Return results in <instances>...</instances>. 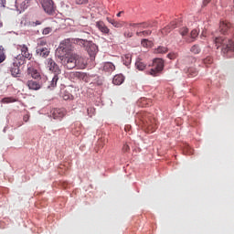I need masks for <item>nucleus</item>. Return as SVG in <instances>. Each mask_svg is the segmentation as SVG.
Listing matches in <instances>:
<instances>
[{
    "instance_id": "obj_1",
    "label": "nucleus",
    "mask_w": 234,
    "mask_h": 234,
    "mask_svg": "<svg viewBox=\"0 0 234 234\" xmlns=\"http://www.w3.org/2000/svg\"><path fill=\"white\" fill-rule=\"evenodd\" d=\"M215 43L217 48L222 47L221 50L223 54H228V52H234V43L230 38L218 37L215 38Z\"/></svg>"
},
{
    "instance_id": "obj_2",
    "label": "nucleus",
    "mask_w": 234,
    "mask_h": 234,
    "mask_svg": "<svg viewBox=\"0 0 234 234\" xmlns=\"http://www.w3.org/2000/svg\"><path fill=\"white\" fill-rule=\"evenodd\" d=\"M80 47H85L91 59L96 58V54H98V46L92 43L91 41L82 39L80 41Z\"/></svg>"
},
{
    "instance_id": "obj_3",
    "label": "nucleus",
    "mask_w": 234,
    "mask_h": 234,
    "mask_svg": "<svg viewBox=\"0 0 234 234\" xmlns=\"http://www.w3.org/2000/svg\"><path fill=\"white\" fill-rule=\"evenodd\" d=\"M164 70V59L162 58H155L153 61L152 69L147 71V74L150 76L156 77L158 73Z\"/></svg>"
},
{
    "instance_id": "obj_4",
    "label": "nucleus",
    "mask_w": 234,
    "mask_h": 234,
    "mask_svg": "<svg viewBox=\"0 0 234 234\" xmlns=\"http://www.w3.org/2000/svg\"><path fill=\"white\" fill-rule=\"evenodd\" d=\"M81 40L80 38H67L60 44V48L62 50H65V52H69V50H72L74 48V45H80L81 46Z\"/></svg>"
},
{
    "instance_id": "obj_5",
    "label": "nucleus",
    "mask_w": 234,
    "mask_h": 234,
    "mask_svg": "<svg viewBox=\"0 0 234 234\" xmlns=\"http://www.w3.org/2000/svg\"><path fill=\"white\" fill-rule=\"evenodd\" d=\"M76 59H78L77 54L68 55L62 58V65L69 70H72V69H76Z\"/></svg>"
},
{
    "instance_id": "obj_6",
    "label": "nucleus",
    "mask_w": 234,
    "mask_h": 234,
    "mask_svg": "<svg viewBox=\"0 0 234 234\" xmlns=\"http://www.w3.org/2000/svg\"><path fill=\"white\" fill-rule=\"evenodd\" d=\"M41 5L46 14H48L49 16L54 14L56 7L54 6L53 0H41Z\"/></svg>"
},
{
    "instance_id": "obj_7",
    "label": "nucleus",
    "mask_w": 234,
    "mask_h": 234,
    "mask_svg": "<svg viewBox=\"0 0 234 234\" xmlns=\"http://www.w3.org/2000/svg\"><path fill=\"white\" fill-rule=\"evenodd\" d=\"M143 123L144 124V127H147L150 133H154L158 128V124H156L155 119H147V117H145L143 121Z\"/></svg>"
},
{
    "instance_id": "obj_8",
    "label": "nucleus",
    "mask_w": 234,
    "mask_h": 234,
    "mask_svg": "<svg viewBox=\"0 0 234 234\" xmlns=\"http://www.w3.org/2000/svg\"><path fill=\"white\" fill-rule=\"evenodd\" d=\"M47 67L50 72H54L55 74H60L61 69H59V66L54 61L52 58H48L47 59Z\"/></svg>"
},
{
    "instance_id": "obj_9",
    "label": "nucleus",
    "mask_w": 234,
    "mask_h": 234,
    "mask_svg": "<svg viewBox=\"0 0 234 234\" xmlns=\"http://www.w3.org/2000/svg\"><path fill=\"white\" fill-rule=\"evenodd\" d=\"M51 114L54 120H61L67 116V110L64 108L53 109Z\"/></svg>"
},
{
    "instance_id": "obj_10",
    "label": "nucleus",
    "mask_w": 234,
    "mask_h": 234,
    "mask_svg": "<svg viewBox=\"0 0 234 234\" xmlns=\"http://www.w3.org/2000/svg\"><path fill=\"white\" fill-rule=\"evenodd\" d=\"M17 49L21 50V55L23 58H26L27 59H32V54L28 52V47H27V45H18Z\"/></svg>"
},
{
    "instance_id": "obj_11",
    "label": "nucleus",
    "mask_w": 234,
    "mask_h": 234,
    "mask_svg": "<svg viewBox=\"0 0 234 234\" xmlns=\"http://www.w3.org/2000/svg\"><path fill=\"white\" fill-rule=\"evenodd\" d=\"M87 65H88V60L87 58H83V57H79L77 55V58H76V67L78 69H87Z\"/></svg>"
},
{
    "instance_id": "obj_12",
    "label": "nucleus",
    "mask_w": 234,
    "mask_h": 234,
    "mask_svg": "<svg viewBox=\"0 0 234 234\" xmlns=\"http://www.w3.org/2000/svg\"><path fill=\"white\" fill-rule=\"evenodd\" d=\"M175 28H176V21H172L169 25L161 29V34H163V36H167V34L171 33Z\"/></svg>"
},
{
    "instance_id": "obj_13",
    "label": "nucleus",
    "mask_w": 234,
    "mask_h": 234,
    "mask_svg": "<svg viewBox=\"0 0 234 234\" xmlns=\"http://www.w3.org/2000/svg\"><path fill=\"white\" fill-rule=\"evenodd\" d=\"M96 27L101 32L102 34H110L111 29L105 25V22L103 21H97L96 22Z\"/></svg>"
},
{
    "instance_id": "obj_14",
    "label": "nucleus",
    "mask_w": 234,
    "mask_h": 234,
    "mask_svg": "<svg viewBox=\"0 0 234 234\" xmlns=\"http://www.w3.org/2000/svg\"><path fill=\"white\" fill-rule=\"evenodd\" d=\"M37 54L39 58H47L50 55V48H37Z\"/></svg>"
},
{
    "instance_id": "obj_15",
    "label": "nucleus",
    "mask_w": 234,
    "mask_h": 234,
    "mask_svg": "<svg viewBox=\"0 0 234 234\" xmlns=\"http://www.w3.org/2000/svg\"><path fill=\"white\" fill-rule=\"evenodd\" d=\"M27 74L28 76H31L34 80H39L41 78V74L37 69H34L33 67H28L27 68Z\"/></svg>"
},
{
    "instance_id": "obj_16",
    "label": "nucleus",
    "mask_w": 234,
    "mask_h": 234,
    "mask_svg": "<svg viewBox=\"0 0 234 234\" xmlns=\"http://www.w3.org/2000/svg\"><path fill=\"white\" fill-rule=\"evenodd\" d=\"M27 86L29 90H39L41 89V84L36 80H28Z\"/></svg>"
},
{
    "instance_id": "obj_17",
    "label": "nucleus",
    "mask_w": 234,
    "mask_h": 234,
    "mask_svg": "<svg viewBox=\"0 0 234 234\" xmlns=\"http://www.w3.org/2000/svg\"><path fill=\"white\" fill-rule=\"evenodd\" d=\"M106 19L108 23H110L111 25H112V27H114V28H122L123 27V25H125V22L123 21H116L111 17H107Z\"/></svg>"
},
{
    "instance_id": "obj_18",
    "label": "nucleus",
    "mask_w": 234,
    "mask_h": 234,
    "mask_svg": "<svg viewBox=\"0 0 234 234\" xmlns=\"http://www.w3.org/2000/svg\"><path fill=\"white\" fill-rule=\"evenodd\" d=\"M10 72L14 78L19 77V75L21 74L19 66H17V64H16V63H13L10 67Z\"/></svg>"
},
{
    "instance_id": "obj_19",
    "label": "nucleus",
    "mask_w": 234,
    "mask_h": 234,
    "mask_svg": "<svg viewBox=\"0 0 234 234\" xmlns=\"http://www.w3.org/2000/svg\"><path fill=\"white\" fill-rule=\"evenodd\" d=\"M103 70L104 72H114V70H116V66H114V64H112V62H106L103 65Z\"/></svg>"
},
{
    "instance_id": "obj_20",
    "label": "nucleus",
    "mask_w": 234,
    "mask_h": 234,
    "mask_svg": "<svg viewBox=\"0 0 234 234\" xmlns=\"http://www.w3.org/2000/svg\"><path fill=\"white\" fill-rule=\"evenodd\" d=\"M123 81H125V77H123L122 74L115 75L112 80L113 85H122Z\"/></svg>"
},
{
    "instance_id": "obj_21",
    "label": "nucleus",
    "mask_w": 234,
    "mask_h": 234,
    "mask_svg": "<svg viewBox=\"0 0 234 234\" xmlns=\"http://www.w3.org/2000/svg\"><path fill=\"white\" fill-rule=\"evenodd\" d=\"M229 28H231V24H229V22H220L219 30L221 34H226V32H228Z\"/></svg>"
},
{
    "instance_id": "obj_22",
    "label": "nucleus",
    "mask_w": 234,
    "mask_h": 234,
    "mask_svg": "<svg viewBox=\"0 0 234 234\" xmlns=\"http://www.w3.org/2000/svg\"><path fill=\"white\" fill-rule=\"evenodd\" d=\"M130 27H133V28H149L151 27L150 23L144 22V23H130Z\"/></svg>"
},
{
    "instance_id": "obj_23",
    "label": "nucleus",
    "mask_w": 234,
    "mask_h": 234,
    "mask_svg": "<svg viewBox=\"0 0 234 234\" xmlns=\"http://www.w3.org/2000/svg\"><path fill=\"white\" fill-rule=\"evenodd\" d=\"M190 37L191 38L186 39V43H193V41L198 37V30L193 29L190 33Z\"/></svg>"
},
{
    "instance_id": "obj_24",
    "label": "nucleus",
    "mask_w": 234,
    "mask_h": 234,
    "mask_svg": "<svg viewBox=\"0 0 234 234\" xmlns=\"http://www.w3.org/2000/svg\"><path fill=\"white\" fill-rule=\"evenodd\" d=\"M151 34H153V31H151L149 29L136 32V36H138V37H147L151 36Z\"/></svg>"
},
{
    "instance_id": "obj_25",
    "label": "nucleus",
    "mask_w": 234,
    "mask_h": 234,
    "mask_svg": "<svg viewBox=\"0 0 234 234\" xmlns=\"http://www.w3.org/2000/svg\"><path fill=\"white\" fill-rule=\"evenodd\" d=\"M59 80V77H58V73H55L50 85L48 86V89H54L58 85V80Z\"/></svg>"
},
{
    "instance_id": "obj_26",
    "label": "nucleus",
    "mask_w": 234,
    "mask_h": 234,
    "mask_svg": "<svg viewBox=\"0 0 234 234\" xmlns=\"http://www.w3.org/2000/svg\"><path fill=\"white\" fill-rule=\"evenodd\" d=\"M135 67L138 70H145L146 65L142 61V59H138L135 62Z\"/></svg>"
},
{
    "instance_id": "obj_27",
    "label": "nucleus",
    "mask_w": 234,
    "mask_h": 234,
    "mask_svg": "<svg viewBox=\"0 0 234 234\" xmlns=\"http://www.w3.org/2000/svg\"><path fill=\"white\" fill-rule=\"evenodd\" d=\"M168 48L164 46H159L157 48H155L154 53L155 54H165L168 52Z\"/></svg>"
},
{
    "instance_id": "obj_28",
    "label": "nucleus",
    "mask_w": 234,
    "mask_h": 234,
    "mask_svg": "<svg viewBox=\"0 0 234 234\" xmlns=\"http://www.w3.org/2000/svg\"><path fill=\"white\" fill-rule=\"evenodd\" d=\"M132 59L133 58L131 57V54H127L122 57V61L126 65V67H128V65H131Z\"/></svg>"
},
{
    "instance_id": "obj_29",
    "label": "nucleus",
    "mask_w": 234,
    "mask_h": 234,
    "mask_svg": "<svg viewBox=\"0 0 234 234\" xmlns=\"http://www.w3.org/2000/svg\"><path fill=\"white\" fill-rule=\"evenodd\" d=\"M188 76L190 78H195L196 76H198V70L195 68H189L188 69Z\"/></svg>"
},
{
    "instance_id": "obj_30",
    "label": "nucleus",
    "mask_w": 234,
    "mask_h": 234,
    "mask_svg": "<svg viewBox=\"0 0 234 234\" xmlns=\"http://www.w3.org/2000/svg\"><path fill=\"white\" fill-rule=\"evenodd\" d=\"M141 45L142 47H144V48H149V47H151V45H153V43L147 39V38H144L142 41H141Z\"/></svg>"
},
{
    "instance_id": "obj_31",
    "label": "nucleus",
    "mask_w": 234,
    "mask_h": 234,
    "mask_svg": "<svg viewBox=\"0 0 234 234\" xmlns=\"http://www.w3.org/2000/svg\"><path fill=\"white\" fill-rule=\"evenodd\" d=\"M190 51L192 52V54H200V47L198 45H194L190 48Z\"/></svg>"
},
{
    "instance_id": "obj_32",
    "label": "nucleus",
    "mask_w": 234,
    "mask_h": 234,
    "mask_svg": "<svg viewBox=\"0 0 234 234\" xmlns=\"http://www.w3.org/2000/svg\"><path fill=\"white\" fill-rule=\"evenodd\" d=\"M47 45V40L46 39H40L37 42V48H45Z\"/></svg>"
},
{
    "instance_id": "obj_33",
    "label": "nucleus",
    "mask_w": 234,
    "mask_h": 234,
    "mask_svg": "<svg viewBox=\"0 0 234 234\" xmlns=\"http://www.w3.org/2000/svg\"><path fill=\"white\" fill-rule=\"evenodd\" d=\"M14 101H16V100L12 97H5L2 99V103H14Z\"/></svg>"
},
{
    "instance_id": "obj_34",
    "label": "nucleus",
    "mask_w": 234,
    "mask_h": 234,
    "mask_svg": "<svg viewBox=\"0 0 234 234\" xmlns=\"http://www.w3.org/2000/svg\"><path fill=\"white\" fill-rule=\"evenodd\" d=\"M87 112H88V116H90V118H92V116H94L96 112V109H94V107H90L88 108Z\"/></svg>"
},
{
    "instance_id": "obj_35",
    "label": "nucleus",
    "mask_w": 234,
    "mask_h": 234,
    "mask_svg": "<svg viewBox=\"0 0 234 234\" xmlns=\"http://www.w3.org/2000/svg\"><path fill=\"white\" fill-rule=\"evenodd\" d=\"M189 33V29L187 27H182L179 30V34L184 37L185 36H187V34Z\"/></svg>"
},
{
    "instance_id": "obj_36",
    "label": "nucleus",
    "mask_w": 234,
    "mask_h": 234,
    "mask_svg": "<svg viewBox=\"0 0 234 234\" xmlns=\"http://www.w3.org/2000/svg\"><path fill=\"white\" fill-rule=\"evenodd\" d=\"M203 63L207 65H207H211V63H213V58L207 57L206 58H204Z\"/></svg>"
},
{
    "instance_id": "obj_37",
    "label": "nucleus",
    "mask_w": 234,
    "mask_h": 234,
    "mask_svg": "<svg viewBox=\"0 0 234 234\" xmlns=\"http://www.w3.org/2000/svg\"><path fill=\"white\" fill-rule=\"evenodd\" d=\"M124 37H133V31L126 29L123 33Z\"/></svg>"
},
{
    "instance_id": "obj_38",
    "label": "nucleus",
    "mask_w": 234,
    "mask_h": 234,
    "mask_svg": "<svg viewBox=\"0 0 234 234\" xmlns=\"http://www.w3.org/2000/svg\"><path fill=\"white\" fill-rule=\"evenodd\" d=\"M50 32H52V28L51 27H45L42 31V34L44 36H48V34H50Z\"/></svg>"
},
{
    "instance_id": "obj_39",
    "label": "nucleus",
    "mask_w": 234,
    "mask_h": 234,
    "mask_svg": "<svg viewBox=\"0 0 234 234\" xmlns=\"http://www.w3.org/2000/svg\"><path fill=\"white\" fill-rule=\"evenodd\" d=\"M75 5H89V0H75Z\"/></svg>"
},
{
    "instance_id": "obj_40",
    "label": "nucleus",
    "mask_w": 234,
    "mask_h": 234,
    "mask_svg": "<svg viewBox=\"0 0 234 234\" xmlns=\"http://www.w3.org/2000/svg\"><path fill=\"white\" fill-rule=\"evenodd\" d=\"M122 151H123V153H129V151H131V147H129L128 144H125L122 146Z\"/></svg>"
},
{
    "instance_id": "obj_41",
    "label": "nucleus",
    "mask_w": 234,
    "mask_h": 234,
    "mask_svg": "<svg viewBox=\"0 0 234 234\" xmlns=\"http://www.w3.org/2000/svg\"><path fill=\"white\" fill-rule=\"evenodd\" d=\"M76 76H77V78H81L83 80V78H85L87 76V74L82 73V72H77Z\"/></svg>"
},
{
    "instance_id": "obj_42",
    "label": "nucleus",
    "mask_w": 234,
    "mask_h": 234,
    "mask_svg": "<svg viewBox=\"0 0 234 234\" xmlns=\"http://www.w3.org/2000/svg\"><path fill=\"white\" fill-rule=\"evenodd\" d=\"M167 58H169V59H176V53H169L167 55Z\"/></svg>"
},
{
    "instance_id": "obj_43",
    "label": "nucleus",
    "mask_w": 234,
    "mask_h": 234,
    "mask_svg": "<svg viewBox=\"0 0 234 234\" xmlns=\"http://www.w3.org/2000/svg\"><path fill=\"white\" fill-rule=\"evenodd\" d=\"M63 100H72V95L66 93L63 95Z\"/></svg>"
},
{
    "instance_id": "obj_44",
    "label": "nucleus",
    "mask_w": 234,
    "mask_h": 234,
    "mask_svg": "<svg viewBox=\"0 0 234 234\" xmlns=\"http://www.w3.org/2000/svg\"><path fill=\"white\" fill-rule=\"evenodd\" d=\"M6 59V57L4 55V53H0V63H3Z\"/></svg>"
},
{
    "instance_id": "obj_45",
    "label": "nucleus",
    "mask_w": 234,
    "mask_h": 234,
    "mask_svg": "<svg viewBox=\"0 0 234 234\" xmlns=\"http://www.w3.org/2000/svg\"><path fill=\"white\" fill-rule=\"evenodd\" d=\"M0 5L3 6V8L6 7V0H0Z\"/></svg>"
},
{
    "instance_id": "obj_46",
    "label": "nucleus",
    "mask_w": 234,
    "mask_h": 234,
    "mask_svg": "<svg viewBox=\"0 0 234 234\" xmlns=\"http://www.w3.org/2000/svg\"><path fill=\"white\" fill-rule=\"evenodd\" d=\"M186 150L188 151L187 154H193V149L190 146H186Z\"/></svg>"
},
{
    "instance_id": "obj_47",
    "label": "nucleus",
    "mask_w": 234,
    "mask_h": 234,
    "mask_svg": "<svg viewBox=\"0 0 234 234\" xmlns=\"http://www.w3.org/2000/svg\"><path fill=\"white\" fill-rule=\"evenodd\" d=\"M211 3V0H203V6H207Z\"/></svg>"
},
{
    "instance_id": "obj_48",
    "label": "nucleus",
    "mask_w": 234,
    "mask_h": 234,
    "mask_svg": "<svg viewBox=\"0 0 234 234\" xmlns=\"http://www.w3.org/2000/svg\"><path fill=\"white\" fill-rule=\"evenodd\" d=\"M73 134L74 136H79L80 134H81V133L80 132V130H75L73 131Z\"/></svg>"
},
{
    "instance_id": "obj_49",
    "label": "nucleus",
    "mask_w": 234,
    "mask_h": 234,
    "mask_svg": "<svg viewBox=\"0 0 234 234\" xmlns=\"http://www.w3.org/2000/svg\"><path fill=\"white\" fill-rule=\"evenodd\" d=\"M30 116L28 114L24 115L23 120L24 122H28Z\"/></svg>"
},
{
    "instance_id": "obj_50",
    "label": "nucleus",
    "mask_w": 234,
    "mask_h": 234,
    "mask_svg": "<svg viewBox=\"0 0 234 234\" xmlns=\"http://www.w3.org/2000/svg\"><path fill=\"white\" fill-rule=\"evenodd\" d=\"M122 14H123V11H121L117 14V17H122Z\"/></svg>"
},
{
    "instance_id": "obj_51",
    "label": "nucleus",
    "mask_w": 234,
    "mask_h": 234,
    "mask_svg": "<svg viewBox=\"0 0 234 234\" xmlns=\"http://www.w3.org/2000/svg\"><path fill=\"white\" fill-rule=\"evenodd\" d=\"M35 25H36V27H37V25H41V22H40L39 20H37V21L35 22Z\"/></svg>"
},
{
    "instance_id": "obj_52",
    "label": "nucleus",
    "mask_w": 234,
    "mask_h": 234,
    "mask_svg": "<svg viewBox=\"0 0 234 234\" xmlns=\"http://www.w3.org/2000/svg\"><path fill=\"white\" fill-rule=\"evenodd\" d=\"M201 36H203L204 37H206V34H205L204 32L201 34Z\"/></svg>"
}]
</instances>
